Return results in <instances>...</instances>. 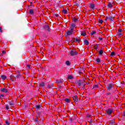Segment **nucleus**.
Instances as JSON below:
<instances>
[{
    "mask_svg": "<svg viewBox=\"0 0 125 125\" xmlns=\"http://www.w3.org/2000/svg\"><path fill=\"white\" fill-rule=\"evenodd\" d=\"M78 54H79V53L76 49H74L71 50L70 55H71V56H75V55H78Z\"/></svg>",
    "mask_w": 125,
    "mask_h": 125,
    "instance_id": "f257e3e1",
    "label": "nucleus"
},
{
    "mask_svg": "<svg viewBox=\"0 0 125 125\" xmlns=\"http://www.w3.org/2000/svg\"><path fill=\"white\" fill-rule=\"evenodd\" d=\"M114 84H115V83H109L106 86V89H107V90H110V89H112V87H114Z\"/></svg>",
    "mask_w": 125,
    "mask_h": 125,
    "instance_id": "f03ea898",
    "label": "nucleus"
},
{
    "mask_svg": "<svg viewBox=\"0 0 125 125\" xmlns=\"http://www.w3.org/2000/svg\"><path fill=\"white\" fill-rule=\"evenodd\" d=\"M114 110L113 108H108L105 111L106 113H107V115H111L113 113Z\"/></svg>",
    "mask_w": 125,
    "mask_h": 125,
    "instance_id": "7ed1b4c3",
    "label": "nucleus"
},
{
    "mask_svg": "<svg viewBox=\"0 0 125 125\" xmlns=\"http://www.w3.org/2000/svg\"><path fill=\"white\" fill-rule=\"evenodd\" d=\"M0 90L1 92H4V93H7L8 92V90L6 88H1Z\"/></svg>",
    "mask_w": 125,
    "mask_h": 125,
    "instance_id": "20e7f679",
    "label": "nucleus"
},
{
    "mask_svg": "<svg viewBox=\"0 0 125 125\" xmlns=\"http://www.w3.org/2000/svg\"><path fill=\"white\" fill-rule=\"evenodd\" d=\"M123 32V29L119 28L118 29V32H117L118 35L119 36V37H122L123 36V33H122Z\"/></svg>",
    "mask_w": 125,
    "mask_h": 125,
    "instance_id": "39448f33",
    "label": "nucleus"
},
{
    "mask_svg": "<svg viewBox=\"0 0 125 125\" xmlns=\"http://www.w3.org/2000/svg\"><path fill=\"white\" fill-rule=\"evenodd\" d=\"M73 99L75 102H78V101H79V99L78 98L77 96H74L73 97Z\"/></svg>",
    "mask_w": 125,
    "mask_h": 125,
    "instance_id": "423d86ee",
    "label": "nucleus"
},
{
    "mask_svg": "<svg viewBox=\"0 0 125 125\" xmlns=\"http://www.w3.org/2000/svg\"><path fill=\"white\" fill-rule=\"evenodd\" d=\"M74 42H81V38H80L79 37L74 38Z\"/></svg>",
    "mask_w": 125,
    "mask_h": 125,
    "instance_id": "0eeeda50",
    "label": "nucleus"
},
{
    "mask_svg": "<svg viewBox=\"0 0 125 125\" xmlns=\"http://www.w3.org/2000/svg\"><path fill=\"white\" fill-rule=\"evenodd\" d=\"M77 84H78V86H82V85H83V83L82 81H79L78 82Z\"/></svg>",
    "mask_w": 125,
    "mask_h": 125,
    "instance_id": "6e6552de",
    "label": "nucleus"
},
{
    "mask_svg": "<svg viewBox=\"0 0 125 125\" xmlns=\"http://www.w3.org/2000/svg\"><path fill=\"white\" fill-rule=\"evenodd\" d=\"M44 28L45 29V30H46L47 31H50L49 26L48 25L44 26Z\"/></svg>",
    "mask_w": 125,
    "mask_h": 125,
    "instance_id": "1a4fd4ad",
    "label": "nucleus"
},
{
    "mask_svg": "<svg viewBox=\"0 0 125 125\" xmlns=\"http://www.w3.org/2000/svg\"><path fill=\"white\" fill-rule=\"evenodd\" d=\"M81 36H83V37H85L86 36V32L85 31H82L81 32Z\"/></svg>",
    "mask_w": 125,
    "mask_h": 125,
    "instance_id": "9d476101",
    "label": "nucleus"
},
{
    "mask_svg": "<svg viewBox=\"0 0 125 125\" xmlns=\"http://www.w3.org/2000/svg\"><path fill=\"white\" fill-rule=\"evenodd\" d=\"M108 20L109 21H114V18L112 17V16H109Z\"/></svg>",
    "mask_w": 125,
    "mask_h": 125,
    "instance_id": "9b49d317",
    "label": "nucleus"
},
{
    "mask_svg": "<svg viewBox=\"0 0 125 125\" xmlns=\"http://www.w3.org/2000/svg\"><path fill=\"white\" fill-rule=\"evenodd\" d=\"M34 121L37 123V124H39L40 123V120H39V117H38V116H36V118L34 119Z\"/></svg>",
    "mask_w": 125,
    "mask_h": 125,
    "instance_id": "f8f14e48",
    "label": "nucleus"
},
{
    "mask_svg": "<svg viewBox=\"0 0 125 125\" xmlns=\"http://www.w3.org/2000/svg\"><path fill=\"white\" fill-rule=\"evenodd\" d=\"M29 14L33 15L34 14V9H31L29 10Z\"/></svg>",
    "mask_w": 125,
    "mask_h": 125,
    "instance_id": "ddd939ff",
    "label": "nucleus"
},
{
    "mask_svg": "<svg viewBox=\"0 0 125 125\" xmlns=\"http://www.w3.org/2000/svg\"><path fill=\"white\" fill-rule=\"evenodd\" d=\"M103 49L100 50L99 51V55L102 56V55L103 54Z\"/></svg>",
    "mask_w": 125,
    "mask_h": 125,
    "instance_id": "4468645a",
    "label": "nucleus"
},
{
    "mask_svg": "<svg viewBox=\"0 0 125 125\" xmlns=\"http://www.w3.org/2000/svg\"><path fill=\"white\" fill-rule=\"evenodd\" d=\"M36 108L37 109V110H40V109H42V105H36Z\"/></svg>",
    "mask_w": 125,
    "mask_h": 125,
    "instance_id": "2eb2a0df",
    "label": "nucleus"
},
{
    "mask_svg": "<svg viewBox=\"0 0 125 125\" xmlns=\"http://www.w3.org/2000/svg\"><path fill=\"white\" fill-rule=\"evenodd\" d=\"M108 7H109V8H112V7H113V4H111V2H109L108 5H107Z\"/></svg>",
    "mask_w": 125,
    "mask_h": 125,
    "instance_id": "dca6fc26",
    "label": "nucleus"
},
{
    "mask_svg": "<svg viewBox=\"0 0 125 125\" xmlns=\"http://www.w3.org/2000/svg\"><path fill=\"white\" fill-rule=\"evenodd\" d=\"M84 44H86V45H88V44H89V42H88L87 40H84Z\"/></svg>",
    "mask_w": 125,
    "mask_h": 125,
    "instance_id": "f3484780",
    "label": "nucleus"
},
{
    "mask_svg": "<svg viewBox=\"0 0 125 125\" xmlns=\"http://www.w3.org/2000/svg\"><path fill=\"white\" fill-rule=\"evenodd\" d=\"M45 85V83H44V82H42L40 83V86H41L42 87H43Z\"/></svg>",
    "mask_w": 125,
    "mask_h": 125,
    "instance_id": "a211bd4d",
    "label": "nucleus"
},
{
    "mask_svg": "<svg viewBox=\"0 0 125 125\" xmlns=\"http://www.w3.org/2000/svg\"><path fill=\"white\" fill-rule=\"evenodd\" d=\"M15 78H17V79H18V78H21V74L19 73V74H17V75L15 76Z\"/></svg>",
    "mask_w": 125,
    "mask_h": 125,
    "instance_id": "6ab92c4d",
    "label": "nucleus"
},
{
    "mask_svg": "<svg viewBox=\"0 0 125 125\" xmlns=\"http://www.w3.org/2000/svg\"><path fill=\"white\" fill-rule=\"evenodd\" d=\"M89 6H90V8H91L92 9H93V8H94V7H95L94 4L93 3L90 4Z\"/></svg>",
    "mask_w": 125,
    "mask_h": 125,
    "instance_id": "aec40b11",
    "label": "nucleus"
},
{
    "mask_svg": "<svg viewBox=\"0 0 125 125\" xmlns=\"http://www.w3.org/2000/svg\"><path fill=\"white\" fill-rule=\"evenodd\" d=\"M9 105H10V106H12L14 105V104L13 103V101H9Z\"/></svg>",
    "mask_w": 125,
    "mask_h": 125,
    "instance_id": "412c9836",
    "label": "nucleus"
},
{
    "mask_svg": "<svg viewBox=\"0 0 125 125\" xmlns=\"http://www.w3.org/2000/svg\"><path fill=\"white\" fill-rule=\"evenodd\" d=\"M72 33L73 32H72L71 31H68L66 33V34L67 35V36H71V35H72Z\"/></svg>",
    "mask_w": 125,
    "mask_h": 125,
    "instance_id": "4be33fe9",
    "label": "nucleus"
},
{
    "mask_svg": "<svg viewBox=\"0 0 125 125\" xmlns=\"http://www.w3.org/2000/svg\"><path fill=\"white\" fill-rule=\"evenodd\" d=\"M96 61L97 63H100L101 62V60H100V58H97Z\"/></svg>",
    "mask_w": 125,
    "mask_h": 125,
    "instance_id": "5701e85b",
    "label": "nucleus"
},
{
    "mask_svg": "<svg viewBox=\"0 0 125 125\" xmlns=\"http://www.w3.org/2000/svg\"><path fill=\"white\" fill-rule=\"evenodd\" d=\"M73 76H72L71 75L68 76V79H69V80H73Z\"/></svg>",
    "mask_w": 125,
    "mask_h": 125,
    "instance_id": "b1692460",
    "label": "nucleus"
},
{
    "mask_svg": "<svg viewBox=\"0 0 125 125\" xmlns=\"http://www.w3.org/2000/svg\"><path fill=\"white\" fill-rule=\"evenodd\" d=\"M1 78L2 79V80H5V79H6V76L5 75H1Z\"/></svg>",
    "mask_w": 125,
    "mask_h": 125,
    "instance_id": "393cba45",
    "label": "nucleus"
},
{
    "mask_svg": "<svg viewBox=\"0 0 125 125\" xmlns=\"http://www.w3.org/2000/svg\"><path fill=\"white\" fill-rule=\"evenodd\" d=\"M57 83H63V80L60 79V80H57Z\"/></svg>",
    "mask_w": 125,
    "mask_h": 125,
    "instance_id": "a878e982",
    "label": "nucleus"
},
{
    "mask_svg": "<svg viewBox=\"0 0 125 125\" xmlns=\"http://www.w3.org/2000/svg\"><path fill=\"white\" fill-rule=\"evenodd\" d=\"M67 12H68V11L66 9H63L62 10V13H64V14H67Z\"/></svg>",
    "mask_w": 125,
    "mask_h": 125,
    "instance_id": "bb28decb",
    "label": "nucleus"
},
{
    "mask_svg": "<svg viewBox=\"0 0 125 125\" xmlns=\"http://www.w3.org/2000/svg\"><path fill=\"white\" fill-rule=\"evenodd\" d=\"M98 47H99V44H96L95 45V49H98Z\"/></svg>",
    "mask_w": 125,
    "mask_h": 125,
    "instance_id": "cd10ccee",
    "label": "nucleus"
},
{
    "mask_svg": "<svg viewBox=\"0 0 125 125\" xmlns=\"http://www.w3.org/2000/svg\"><path fill=\"white\" fill-rule=\"evenodd\" d=\"M73 22H75L76 23V22H78V19H76V18H74L73 19Z\"/></svg>",
    "mask_w": 125,
    "mask_h": 125,
    "instance_id": "c85d7f7f",
    "label": "nucleus"
},
{
    "mask_svg": "<svg viewBox=\"0 0 125 125\" xmlns=\"http://www.w3.org/2000/svg\"><path fill=\"white\" fill-rule=\"evenodd\" d=\"M65 64H66V65H67V66H70V61H67L65 62Z\"/></svg>",
    "mask_w": 125,
    "mask_h": 125,
    "instance_id": "c756f323",
    "label": "nucleus"
},
{
    "mask_svg": "<svg viewBox=\"0 0 125 125\" xmlns=\"http://www.w3.org/2000/svg\"><path fill=\"white\" fill-rule=\"evenodd\" d=\"M12 77H14V75H12L10 76V80L11 81H12V82H14V79H12Z\"/></svg>",
    "mask_w": 125,
    "mask_h": 125,
    "instance_id": "7c9ffc66",
    "label": "nucleus"
},
{
    "mask_svg": "<svg viewBox=\"0 0 125 125\" xmlns=\"http://www.w3.org/2000/svg\"><path fill=\"white\" fill-rule=\"evenodd\" d=\"M93 88L94 89H96V88H98V85H95L93 86Z\"/></svg>",
    "mask_w": 125,
    "mask_h": 125,
    "instance_id": "2f4dec72",
    "label": "nucleus"
},
{
    "mask_svg": "<svg viewBox=\"0 0 125 125\" xmlns=\"http://www.w3.org/2000/svg\"><path fill=\"white\" fill-rule=\"evenodd\" d=\"M5 97V95L4 94H1L0 95V98H4Z\"/></svg>",
    "mask_w": 125,
    "mask_h": 125,
    "instance_id": "473e14b6",
    "label": "nucleus"
},
{
    "mask_svg": "<svg viewBox=\"0 0 125 125\" xmlns=\"http://www.w3.org/2000/svg\"><path fill=\"white\" fill-rule=\"evenodd\" d=\"M71 28H75V27H76V24H75V23H72L71 24Z\"/></svg>",
    "mask_w": 125,
    "mask_h": 125,
    "instance_id": "72a5a7b5",
    "label": "nucleus"
},
{
    "mask_svg": "<svg viewBox=\"0 0 125 125\" xmlns=\"http://www.w3.org/2000/svg\"><path fill=\"white\" fill-rule=\"evenodd\" d=\"M96 34V31H93L91 32V35H95Z\"/></svg>",
    "mask_w": 125,
    "mask_h": 125,
    "instance_id": "f704fd0d",
    "label": "nucleus"
},
{
    "mask_svg": "<svg viewBox=\"0 0 125 125\" xmlns=\"http://www.w3.org/2000/svg\"><path fill=\"white\" fill-rule=\"evenodd\" d=\"M65 102H67V103H69V102H70V99L66 98L65 99Z\"/></svg>",
    "mask_w": 125,
    "mask_h": 125,
    "instance_id": "c9c22d12",
    "label": "nucleus"
},
{
    "mask_svg": "<svg viewBox=\"0 0 125 125\" xmlns=\"http://www.w3.org/2000/svg\"><path fill=\"white\" fill-rule=\"evenodd\" d=\"M99 22H100L101 24H102L103 23V20H99Z\"/></svg>",
    "mask_w": 125,
    "mask_h": 125,
    "instance_id": "e433bc0d",
    "label": "nucleus"
},
{
    "mask_svg": "<svg viewBox=\"0 0 125 125\" xmlns=\"http://www.w3.org/2000/svg\"><path fill=\"white\" fill-rule=\"evenodd\" d=\"M73 31H74V28L70 27V31L72 33H73Z\"/></svg>",
    "mask_w": 125,
    "mask_h": 125,
    "instance_id": "4c0bfd02",
    "label": "nucleus"
},
{
    "mask_svg": "<svg viewBox=\"0 0 125 125\" xmlns=\"http://www.w3.org/2000/svg\"><path fill=\"white\" fill-rule=\"evenodd\" d=\"M115 55V52H112L110 54V56H114Z\"/></svg>",
    "mask_w": 125,
    "mask_h": 125,
    "instance_id": "58836bf2",
    "label": "nucleus"
},
{
    "mask_svg": "<svg viewBox=\"0 0 125 125\" xmlns=\"http://www.w3.org/2000/svg\"><path fill=\"white\" fill-rule=\"evenodd\" d=\"M5 123H6V125H10L9 122H8V121H6Z\"/></svg>",
    "mask_w": 125,
    "mask_h": 125,
    "instance_id": "ea45409f",
    "label": "nucleus"
},
{
    "mask_svg": "<svg viewBox=\"0 0 125 125\" xmlns=\"http://www.w3.org/2000/svg\"><path fill=\"white\" fill-rule=\"evenodd\" d=\"M83 69H82L81 70L79 71V73H83Z\"/></svg>",
    "mask_w": 125,
    "mask_h": 125,
    "instance_id": "a19ab883",
    "label": "nucleus"
},
{
    "mask_svg": "<svg viewBox=\"0 0 125 125\" xmlns=\"http://www.w3.org/2000/svg\"><path fill=\"white\" fill-rule=\"evenodd\" d=\"M47 87H48V88H51V85H50V84H48Z\"/></svg>",
    "mask_w": 125,
    "mask_h": 125,
    "instance_id": "79ce46f5",
    "label": "nucleus"
},
{
    "mask_svg": "<svg viewBox=\"0 0 125 125\" xmlns=\"http://www.w3.org/2000/svg\"><path fill=\"white\" fill-rule=\"evenodd\" d=\"M103 40V38L100 37L99 38V41H102Z\"/></svg>",
    "mask_w": 125,
    "mask_h": 125,
    "instance_id": "37998d69",
    "label": "nucleus"
},
{
    "mask_svg": "<svg viewBox=\"0 0 125 125\" xmlns=\"http://www.w3.org/2000/svg\"><path fill=\"white\" fill-rule=\"evenodd\" d=\"M111 124H115V120H111Z\"/></svg>",
    "mask_w": 125,
    "mask_h": 125,
    "instance_id": "c03bdc74",
    "label": "nucleus"
},
{
    "mask_svg": "<svg viewBox=\"0 0 125 125\" xmlns=\"http://www.w3.org/2000/svg\"><path fill=\"white\" fill-rule=\"evenodd\" d=\"M0 32L1 33H2V28H1V27H0Z\"/></svg>",
    "mask_w": 125,
    "mask_h": 125,
    "instance_id": "a18cd8bd",
    "label": "nucleus"
},
{
    "mask_svg": "<svg viewBox=\"0 0 125 125\" xmlns=\"http://www.w3.org/2000/svg\"><path fill=\"white\" fill-rule=\"evenodd\" d=\"M27 66L29 68V69H30V68H31V65L28 64V65H27Z\"/></svg>",
    "mask_w": 125,
    "mask_h": 125,
    "instance_id": "49530a36",
    "label": "nucleus"
},
{
    "mask_svg": "<svg viewBox=\"0 0 125 125\" xmlns=\"http://www.w3.org/2000/svg\"><path fill=\"white\" fill-rule=\"evenodd\" d=\"M55 16L56 17H58V16H59V15H58V14H55Z\"/></svg>",
    "mask_w": 125,
    "mask_h": 125,
    "instance_id": "de8ad7c7",
    "label": "nucleus"
},
{
    "mask_svg": "<svg viewBox=\"0 0 125 125\" xmlns=\"http://www.w3.org/2000/svg\"><path fill=\"white\" fill-rule=\"evenodd\" d=\"M107 20H109V17H106L105 21H106Z\"/></svg>",
    "mask_w": 125,
    "mask_h": 125,
    "instance_id": "09e8293b",
    "label": "nucleus"
},
{
    "mask_svg": "<svg viewBox=\"0 0 125 125\" xmlns=\"http://www.w3.org/2000/svg\"><path fill=\"white\" fill-rule=\"evenodd\" d=\"M6 109H7V110H8V109H9V107H8V106L6 105Z\"/></svg>",
    "mask_w": 125,
    "mask_h": 125,
    "instance_id": "8fccbe9b",
    "label": "nucleus"
},
{
    "mask_svg": "<svg viewBox=\"0 0 125 125\" xmlns=\"http://www.w3.org/2000/svg\"><path fill=\"white\" fill-rule=\"evenodd\" d=\"M69 121H70V122H73V118H70Z\"/></svg>",
    "mask_w": 125,
    "mask_h": 125,
    "instance_id": "3c124183",
    "label": "nucleus"
},
{
    "mask_svg": "<svg viewBox=\"0 0 125 125\" xmlns=\"http://www.w3.org/2000/svg\"><path fill=\"white\" fill-rule=\"evenodd\" d=\"M107 95H110L111 94V93L108 92L106 93Z\"/></svg>",
    "mask_w": 125,
    "mask_h": 125,
    "instance_id": "603ef678",
    "label": "nucleus"
},
{
    "mask_svg": "<svg viewBox=\"0 0 125 125\" xmlns=\"http://www.w3.org/2000/svg\"><path fill=\"white\" fill-rule=\"evenodd\" d=\"M37 115H38V116H40V115H41V113H40V112H38V113H37Z\"/></svg>",
    "mask_w": 125,
    "mask_h": 125,
    "instance_id": "864d4df0",
    "label": "nucleus"
},
{
    "mask_svg": "<svg viewBox=\"0 0 125 125\" xmlns=\"http://www.w3.org/2000/svg\"><path fill=\"white\" fill-rule=\"evenodd\" d=\"M2 53H5V51L3 50L2 51Z\"/></svg>",
    "mask_w": 125,
    "mask_h": 125,
    "instance_id": "5fc2aeb1",
    "label": "nucleus"
},
{
    "mask_svg": "<svg viewBox=\"0 0 125 125\" xmlns=\"http://www.w3.org/2000/svg\"><path fill=\"white\" fill-rule=\"evenodd\" d=\"M30 5H33V2H31L30 3Z\"/></svg>",
    "mask_w": 125,
    "mask_h": 125,
    "instance_id": "6e6d98bb",
    "label": "nucleus"
},
{
    "mask_svg": "<svg viewBox=\"0 0 125 125\" xmlns=\"http://www.w3.org/2000/svg\"><path fill=\"white\" fill-rule=\"evenodd\" d=\"M53 85H54L53 83L51 84V86H53Z\"/></svg>",
    "mask_w": 125,
    "mask_h": 125,
    "instance_id": "4d7b16f0",
    "label": "nucleus"
},
{
    "mask_svg": "<svg viewBox=\"0 0 125 125\" xmlns=\"http://www.w3.org/2000/svg\"><path fill=\"white\" fill-rule=\"evenodd\" d=\"M124 116L125 117V112L123 113Z\"/></svg>",
    "mask_w": 125,
    "mask_h": 125,
    "instance_id": "13d9d810",
    "label": "nucleus"
},
{
    "mask_svg": "<svg viewBox=\"0 0 125 125\" xmlns=\"http://www.w3.org/2000/svg\"><path fill=\"white\" fill-rule=\"evenodd\" d=\"M83 86V87H84V86H85V84H84Z\"/></svg>",
    "mask_w": 125,
    "mask_h": 125,
    "instance_id": "bf43d9fd",
    "label": "nucleus"
},
{
    "mask_svg": "<svg viewBox=\"0 0 125 125\" xmlns=\"http://www.w3.org/2000/svg\"><path fill=\"white\" fill-rule=\"evenodd\" d=\"M112 92H114V90H112Z\"/></svg>",
    "mask_w": 125,
    "mask_h": 125,
    "instance_id": "052dcab7",
    "label": "nucleus"
},
{
    "mask_svg": "<svg viewBox=\"0 0 125 125\" xmlns=\"http://www.w3.org/2000/svg\"><path fill=\"white\" fill-rule=\"evenodd\" d=\"M0 125H1V124L0 123Z\"/></svg>",
    "mask_w": 125,
    "mask_h": 125,
    "instance_id": "680f3d73",
    "label": "nucleus"
}]
</instances>
